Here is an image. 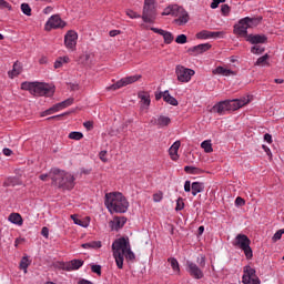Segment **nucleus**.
Instances as JSON below:
<instances>
[{
  "label": "nucleus",
  "mask_w": 284,
  "mask_h": 284,
  "mask_svg": "<svg viewBox=\"0 0 284 284\" xmlns=\"http://www.w3.org/2000/svg\"><path fill=\"white\" fill-rule=\"evenodd\" d=\"M168 262L170 263L173 272H175L176 274H180L181 267L179 266V261L176 258H174V257H170L168 260Z\"/></svg>",
  "instance_id": "nucleus-36"
},
{
  "label": "nucleus",
  "mask_w": 284,
  "mask_h": 284,
  "mask_svg": "<svg viewBox=\"0 0 284 284\" xmlns=\"http://www.w3.org/2000/svg\"><path fill=\"white\" fill-rule=\"evenodd\" d=\"M28 267H30V260L27 256L22 257L20 262V270H24V273L28 272Z\"/></svg>",
  "instance_id": "nucleus-42"
},
{
  "label": "nucleus",
  "mask_w": 284,
  "mask_h": 284,
  "mask_svg": "<svg viewBox=\"0 0 284 284\" xmlns=\"http://www.w3.org/2000/svg\"><path fill=\"white\" fill-rule=\"evenodd\" d=\"M191 190H192V184L190 183V181H185L184 191L185 192H191Z\"/></svg>",
  "instance_id": "nucleus-61"
},
{
  "label": "nucleus",
  "mask_w": 284,
  "mask_h": 284,
  "mask_svg": "<svg viewBox=\"0 0 284 284\" xmlns=\"http://www.w3.org/2000/svg\"><path fill=\"white\" fill-rule=\"evenodd\" d=\"M223 34V32L221 31H207V30H203L200 31L199 33H196V39H216L219 37H221Z\"/></svg>",
  "instance_id": "nucleus-21"
},
{
  "label": "nucleus",
  "mask_w": 284,
  "mask_h": 284,
  "mask_svg": "<svg viewBox=\"0 0 284 284\" xmlns=\"http://www.w3.org/2000/svg\"><path fill=\"white\" fill-rule=\"evenodd\" d=\"M183 207H185V203H183V199L180 197V199H178L175 210H176L178 212H181V210H183Z\"/></svg>",
  "instance_id": "nucleus-53"
},
{
  "label": "nucleus",
  "mask_w": 284,
  "mask_h": 284,
  "mask_svg": "<svg viewBox=\"0 0 284 284\" xmlns=\"http://www.w3.org/2000/svg\"><path fill=\"white\" fill-rule=\"evenodd\" d=\"M267 59H270V54H267V53L260 57L257 59V61L255 62V65H265V64H267Z\"/></svg>",
  "instance_id": "nucleus-45"
},
{
  "label": "nucleus",
  "mask_w": 284,
  "mask_h": 284,
  "mask_svg": "<svg viewBox=\"0 0 284 284\" xmlns=\"http://www.w3.org/2000/svg\"><path fill=\"white\" fill-rule=\"evenodd\" d=\"M112 250L119 270H123L124 256L126 261H134V258H136V255H134V252H132V248L130 247V240L128 237L115 240L112 244Z\"/></svg>",
  "instance_id": "nucleus-1"
},
{
  "label": "nucleus",
  "mask_w": 284,
  "mask_h": 284,
  "mask_svg": "<svg viewBox=\"0 0 284 284\" xmlns=\"http://www.w3.org/2000/svg\"><path fill=\"white\" fill-rule=\"evenodd\" d=\"M246 41L252 45H260V43H267V37L265 34H248Z\"/></svg>",
  "instance_id": "nucleus-16"
},
{
  "label": "nucleus",
  "mask_w": 284,
  "mask_h": 284,
  "mask_svg": "<svg viewBox=\"0 0 284 284\" xmlns=\"http://www.w3.org/2000/svg\"><path fill=\"white\" fill-rule=\"evenodd\" d=\"M247 24L240 20L239 23L234 26L233 32L239 37H245V39H247V37H250V34H247Z\"/></svg>",
  "instance_id": "nucleus-19"
},
{
  "label": "nucleus",
  "mask_w": 284,
  "mask_h": 284,
  "mask_svg": "<svg viewBox=\"0 0 284 284\" xmlns=\"http://www.w3.org/2000/svg\"><path fill=\"white\" fill-rule=\"evenodd\" d=\"M252 241L245 234H237L233 241L234 247H240L245 254L247 261L252 260L254 253L252 252V247L250 246Z\"/></svg>",
  "instance_id": "nucleus-6"
},
{
  "label": "nucleus",
  "mask_w": 284,
  "mask_h": 284,
  "mask_svg": "<svg viewBox=\"0 0 284 284\" xmlns=\"http://www.w3.org/2000/svg\"><path fill=\"white\" fill-rule=\"evenodd\" d=\"M125 217H114L113 221L110 222L111 230H114L115 232H119L123 225H125Z\"/></svg>",
  "instance_id": "nucleus-24"
},
{
  "label": "nucleus",
  "mask_w": 284,
  "mask_h": 284,
  "mask_svg": "<svg viewBox=\"0 0 284 284\" xmlns=\"http://www.w3.org/2000/svg\"><path fill=\"white\" fill-rule=\"evenodd\" d=\"M261 21H263V17H258V18L245 17L242 19V23H245L247 29L256 28V26H258Z\"/></svg>",
  "instance_id": "nucleus-22"
},
{
  "label": "nucleus",
  "mask_w": 284,
  "mask_h": 284,
  "mask_svg": "<svg viewBox=\"0 0 284 284\" xmlns=\"http://www.w3.org/2000/svg\"><path fill=\"white\" fill-rule=\"evenodd\" d=\"M84 250H99L101 247V241H93L82 244Z\"/></svg>",
  "instance_id": "nucleus-31"
},
{
  "label": "nucleus",
  "mask_w": 284,
  "mask_h": 284,
  "mask_svg": "<svg viewBox=\"0 0 284 284\" xmlns=\"http://www.w3.org/2000/svg\"><path fill=\"white\" fill-rule=\"evenodd\" d=\"M221 12L224 17H227V14H230V6L229 4H222Z\"/></svg>",
  "instance_id": "nucleus-54"
},
{
  "label": "nucleus",
  "mask_w": 284,
  "mask_h": 284,
  "mask_svg": "<svg viewBox=\"0 0 284 284\" xmlns=\"http://www.w3.org/2000/svg\"><path fill=\"white\" fill-rule=\"evenodd\" d=\"M21 11H22L23 14H26L27 17H32V9L30 8V4H28V3H22V4H21Z\"/></svg>",
  "instance_id": "nucleus-43"
},
{
  "label": "nucleus",
  "mask_w": 284,
  "mask_h": 284,
  "mask_svg": "<svg viewBox=\"0 0 284 284\" xmlns=\"http://www.w3.org/2000/svg\"><path fill=\"white\" fill-rule=\"evenodd\" d=\"M178 19H175V23H179V26H185L190 21V14L183 7H179V10L176 11Z\"/></svg>",
  "instance_id": "nucleus-15"
},
{
  "label": "nucleus",
  "mask_w": 284,
  "mask_h": 284,
  "mask_svg": "<svg viewBox=\"0 0 284 284\" xmlns=\"http://www.w3.org/2000/svg\"><path fill=\"white\" fill-rule=\"evenodd\" d=\"M150 123L151 125H158V128H168L172 123V119L166 115H159L158 118H152Z\"/></svg>",
  "instance_id": "nucleus-14"
},
{
  "label": "nucleus",
  "mask_w": 284,
  "mask_h": 284,
  "mask_svg": "<svg viewBox=\"0 0 284 284\" xmlns=\"http://www.w3.org/2000/svg\"><path fill=\"white\" fill-rule=\"evenodd\" d=\"M104 204L109 212H115L118 214H125L130 207L128 199L120 192L106 193Z\"/></svg>",
  "instance_id": "nucleus-2"
},
{
  "label": "nucleus",
  "mask_w": 284,
  "mask_h": 284,
  "mask_svg": "<svg viewBox=\"0 0 284 284\" xmlns=\"http://www.w3.org/2000/svg\"><path fill=\"white\" fill-rule=\"evenodd\" d=\"M83 126H84L87 130H92L93 123L90 122V121H87V122L83 123Z\"/></svg>",
  "instance_id": "nucleus-62"
},
{
  "label": "nucleus",
  "mask_w": 284,
  "mask_h": 284,
  "mask_svg": "<svg viewBox=\"0 0 284 284\" xmlns=\"http://www.w3.org/2000/svg\"><path fill=\"white\" fill-rule=\"evenodd\" d=\"M126 16L130 17V19H141V14L134 12L133 10H126Z\"/></svg>",
  "instance_id": "nucleus-51"
},
{
  "label": "nucleus",
  "mask_w": 284,
  "mask_h": 284,
  "mask_svg": "<svg viewBox=\"0 0 284 284\" xmlns=\"http://www.w3.org/2000/svg\"><path fill=\"white\" fill-rule=\"evenodd\" d=\"M65 63H70V58L69 57H60L54 62V69L59 70V68H63V64H65Z\"/></svg>",
  "instance_id": "nucleus-32"
},
{
  "label": "nucleus",
  "mask_w": 284,
  "mask_h": 284,
  "mask_svg": "<svg viewBox=\"0 0 284 284\" xmlns=\"http://www.w3.org/2000/svg\"><path fill=\"white\" fill-rule=\"evenodd\" d=\"M52 28L54 30L59 28H65V22L61 20V17H59L58 14L52 16L45 24V30H52Z\"/></svg>",
  "instance_id": "nucleus-12"
},
{
  "label": "nucleus",
  "mask_w": 284,
  "mask_h": 284,
  "mask_svg": "<svg viewBox=\"0 0 284 284\" xmlns=\"http://www.w3.org/2000/svg\"><path fill=\"white\" fill-rule=\"evenodd\" d=\"M77 39H79V34H77L75 31L73 30L68 31L64 37V45L69 50H74V48H77Z\"/></svg>",
  "instance_id": "nucleus-13"
},
{
  "label": "nucleus",
  "mask_w": 284,
  "mask_h": 284,
  "mask_svg": "<svg viewBox=\"0 0 284 284\" xmlns=\"http://www.w3.org/2000/svg\"><path fill=\"white\" fill-rule=\"evenodd\" d=\"M51 180L52 183L55 185V187H59L60 190H74V175L71 173H68L65 171H61L59 169H54L51 172Z\"/></svg>",
  "instance_id": "nucleus-4"
},
{
  "label": "nucleus",
  "mask_w": 284,
  "mask_h": 284,
  "mask_svg": "<svg viewBox=\"0 0 284 284\" xmlns=\"http://www.w3.org/2000/svg\"><path fill=\"white\" fill-rule=\"evenodd\" d=\"M68 114H70V113L65 112V113H62L59 115H53V116L48 118V121H59V119H61V116H68Z\"/></svg>",
  "instance_id": "nucleus-58"
},
{
  "label": "nucleus",
  "mask_w": 284,
  "mask_h": 284,
  "mask_svg": "<svg viewBox=\"0 0 284 284\" xmlns=\"http://www.w3.org/2000/svg\"><path fill=\"white\" fill-rule=\"evenodd\" d=\"M52 94H54V88L50 87V84L36 82L33 87L34 97H52Z\"/></svg>",
  "instance_id": "nucleus-9"
},
{
  "label": "nucleus",
  "mask_w": 284,
  "mask_h": 284,
  "mask_svg": "<svg viewBox=\"0 0 284 284\" xmlns=\"http://www.w3.org/2000/svg\"><path fill=\"white\" fill-rule=\"evenodd\" d=\"M12 10V6L6 0H0V10Z\"/></svg>",
  "instance_id": "nucleus-49"
},
{
  "label": "nucleus",
  "mask_w": 284,
  "mask_h": 284,
  "mask_svg": "<svg viewBox=\"0 0 284 284\" xmlns=\"http://www.w3.org/2000/svg\"><path fill=\"white\" fill-rule=\"evenodd\" d=\"M61 108L59 106V103L54 104L50 109L45 110L44 112L41 113V116H50V114H54V112H59Z\"/></svg>",
  "instance_id": "nucleus-37"
},
{
  "label": "nucleus",
  "mask_w": 284,
  "mask_h": 284,
  "mask_svg": "<svg viewBox=\"0 0 284 284\" xmlns=\"http://www.w3.org/2000/svg\"><path fill=\"white\" fill-rule=\"evenodd\" d=\"M21 74V63L14 62L13 69L9 71L10 79H14V77H19Z\"/></svg>",
  "instance_id": "nucleus-29"
},
{
  "label": "nucleus",
  "mask_w": 284,
  "mask_h": 284,
  "mask_svg": "<svg viewBox=\"0 0 284 284\" xmlns=\"http://www.w3.org/2000/svg\"><path fill=\"white\" fill-rule=\"evenodd\" d=\"M69 139H72L73 141H81V139H83V133L73 131L69 134Z\"/></svg>",
  "instance_id": "nucleus-44"
},
{
  "label": "nucleus",
  "mask_w": 284,
  "mask_h": 284,
  "mask_svg": "<svg viewBox=\"0 0 284 284\" xmlns=\"http://www.w3.org/2000/svg\"><path fill=\"white\" fill-rule=\"evenodd\" d=\"M247 103H250V98L224 100L213 105L211 112L223 115L225 112H235V110H241V108L247 105Z\"/></svg>",
  "instance_id": "nucleus-3"
},
{
  "label": "nucleus",
  "mask_w": 284,
  "mask_h": 284,
  "mask_svg": "<svg viewBox=\"0 0 284 284\" xmlns=\"http://www.w3.org/2000/svg\"><path fill=\"white\" fill-rule=\"evenodd\" d=\"M71 219L73 220L74 224L80 225V227H88V225H90V217H88V221H83L77 217V215H71Z\"/></svg>",
  "instance_id": "nucleus-35"
},
{
  "label": "nucleus",
  "mask_w": 284,
  "mask_h": 284,
  "mask_svg": "<svg viewBox=\"0 0 284 284\" xmlns=\"http://www.w3.org/2000/svg\"><path fill=\"white\" fill-rule=\"evenodd\" d=\"M106 155H108V151H101V152L99 153V156H100V159H101V161H102L103 163H108V158H106Z\"/></svg>",
  "instance_id": "nucleus-59"
},
{
  "label": "nucleus",
  "mask_w": 284,
  "mask_h": 284,
  "mask_svg": "<svg viewBox=\"0 0 284 284\" xmlns=\"http://www.w3.org/2000/svg\"><path fill=\"white\" fill-rule=\"evenodd\" d=\"M152 32H155V34H161V37H163L164 39V43H166L168 45H170V43H172V41H174V36L172 34V32L165 31L163 29H159V28H151Z\"/></svg>",
  "instance_id": "nucleus-17"
},
{
  "label": "nucleus",
  "mask_w": 284,
  "mask_h": 284,
  "mask_svg": "<svg viewBox=\"0 0 284 284\" xmlns=\"http://www.w3.org/2000/svg\"><path fill=\"white\" fill-rule=\"evenodd\" d=\"M179 148H181V141H175L169 149V154L172 161L179 160Z\"/></svg>",
  "instance_id": "nucleus-23"
},
{
  "label": "nucleus",
  "mask_w": 284,
  "mask_h": 284,
  "mask_svg": "<svg viewBox=\"0 0 284 284\" xmlns=\"http://www.w3.org/2000/svg\"><path fill=\"white\" fill-rule=\"evenodd\" d=\"M252 54H263L265 52V47H262L261 44H254L251 48Z\"/></svg>",
  "instance_id": "nucleus-40"
},
{
  "label": "nucleus",
  "mask_w": 284,
  "mask_h": 284,
  "mask_svg": "<svg viewBox=\"0 0 284 284\" xmlns=\"http://www.w3.org/2000/svg\"><path fill=\"white\" fill-rule=\"evenodd\" d=\"M162 200H163V193L162 192L153 194L154 203H161Z\"/></svg>",
  "instance_id": "nucleus-55"
},
{
  "label": "nucleus",
  "mask_w": 284,
  "mask_h": 284,
  "mask_svg": "<svg viewBox=\"0 0 284 284\" xmlns=\"http://www.w3.org/2000/svg\"><path fill=\"white\" fill-rule=\"evenodd\" d=\"M184 172H186L187 174H199V172H201V169L196 166H185Z\"/></svg>",
  "instance_id": "nucleus-46"
},
{
  "label": "nucleus",
  "mask_w": 284,
  "mask_h": 284,
  "mask_svg": "<svg viewBox=\"0 0 284 284\" xmlns=\"http://www.w3.org/2000/svg\"><path fill=\"white\" fill-rule=\"evenodd\" d=\"M83 265V260H72L65 264L64 270L72 272V270H79Z\"/></svg>",
  "instance_id": "nucleus-25"
},
{
  "label": "nucleus",
  "mask_w": 284,
  "mask_h": 284,
  "mask_svg": "<svg viewBox=\"0 0 284 284\" xmlns=\"http://www.w3.org/2000/svg\"><path fill=\"white\" fill-rule=\"evenodd\" d=\"M264 141H266V143H272V134L265 133L264 134Z\"/></svg>",
  "instance_id": "nucleus-63"
},
{
  "label": "nucleus",
  "mask_w": 284,
  "mask_h": 284,
  "mask_svg": "<svg viewBox=\"0 0 284 284\" xmlns=\"http://www.w3.org/2000/svg\"><path fill=\"white\" fill-rule=\"evenodd\" d=\"M156 7L154 6V0H144V7L142 11L141 19L144 23H154L156 21Z\"/></svg>",
  "instance_id": "nucleus-7"
},
{
  "label": "nucleus",
  "mask_w": 284,
  "mask_h": 284,
  "mask_svg": "<svg viewBox=\"0 0 284 284\" xmlns=\"http://www.w3.org/2000/svg\"><path fill=\"white\" fill-rule=\"evenodd\" d=\"M197 263V265H196ZM196 263L192 261L186 262V272L192 276V278H195L196 281H201L205 274L203 273V270L205 268V257L204 255H201L197 257Z\"/></svg>",
  "instance_id": "nucleus-5"
},
{
  "label": "nucleus",
  "mask_w": 284,
  "mask_h": 284,
  "mask_svg": "<svg viewBox=\"0 0 284 284\" xmlns=\"http://www.w3.org/2000/svg\"><path fill=\"white\" fill-rule=\"evenodd\" d=\"M78 284H94V283L90 282L89 280L82 278L78 282Z\"/></svg>",
  "instance_id": "nucleus-64"
},
{
  "label": "nucleus",
  "mask_w": 284,
  "mask_h": 284,
  "mask_svg": "<svg viewBox=\"0 0 284 284\" xmlns=\"http://www.w3.org/2000/svg\"><path fill=\"white\" fill-rule=\"evenodd\" d=\"M210 48H212V44L202 43V44H197L193 48H190L187 50V52H189V54H194L196 57V54H203V52H207V50H210Z\"/></svg>",
  "instance_id": "nucleus-18"
},
{
  "label": "nucleus",
  "mask_w": 284,
  "mask_h": 284,
  "mask_svg": "<svg viewBox=\"0 0 284 284\" xmlns=\"http://www.w3.org/2000/svg\"><path fill=\"white\" fill-rule=\"evenodd\" d=\"M41 234L44 236V239H48L50 236V230L48 229V226L42 227Z\"/></svg>",
  "instance_id": "nucleus-60"
},
{
  "label": "nucleus",
  "mask_w": 284,
  "mask_h": 284,
  "mask_svg": "<svg viewBox=\"0 0 284 284\" xmlns=\"http://www.w3.org/2000/svg\"><path fill=\"white\" fill-rule=\"evenodd\" d=\"M163 101L169 103V105H179V101L172 97L168 90L163 92Z\"/></svg>",
  "instance_id": "nucleus-27"
},
{
  "label": "nucleus",
  "mask_w": 284,
  "mask_h": 284,
  "mask_svg": "<svg viewBox=\"0 0 284 284\" xmlns=\"http://www.w3.org/2000/svg\"><path fill=\"white\" fill-rule=\"evenodd\" d=\"M235 205H236L237 207H243V205H245V200H244L243 197H241V196H237V197L235 199Z\"/></svg>",
  "instance_id": "nucleus-57"
},
{
  "label": "nucleus",
  "mask_w": 284,
  "mask_h": 284,
  "mask_svg": "<svg viewBox=\"0 0 284 284\" xmlns=\"http://www.w3.org/2000/svg\"><path fill=\"white\" fill-rule=\"evenodd\" d=\"M175 74L180 83H190V81H192V78L194 77V74H196V72L192 69H187L181 64H178L175 67Z\"/></svg>",
  "instance_id": "nucleus-8"
},
{
  "label": "nucleus",
  "mask_w": 284,
  "mask_h": 284,
  "mask_svg": "<svg viewBox=\"0 0 284 284\" xmlns=\"http://www.w3.org/2000/svg\"><path fill=\"white\" fill-rule=\"evenodd\" d=\"M91 272H93L94 274H98V276H101V265L93 264L91 266Z\"/></svg>",
  "instance_id": "nucleus-52"
},
{
  "label": "nucleus",
  "mask_w": 284,
  "mask_h": 284,
  "mask_svg": "<svg viewBox=\"0 0 284 284\" xmlns=\"http://www.w3.org/2000/svg\"><path fill=\"white\" fill-rule=\"evenodd\" d=\"M244 284H261V280L256 276V270L251 266L244 267V275L242 277Z\"/></svg>",
  "instance_id": "nucleus-11"
},
{
  "label": "nucleus",
  "mask_w": 284,
  "mask_h": 284,
  "mask_svg": "<svg viewBox=\"0 0 284 284\" xmlns=\"http://www.w3.org/2000/svg\"><path fill=\"white\" fill-rule=\"evenodd\" d=\"M192 195L196 196V194H200V192H203V183L200 182H193L191 185Z\"/></svg>",
  "instance_id": "nucleus-33"
},
{
  "label": "nucleus",
  "mask_w": 284,
  "mask_h": 284,
  "mask_svg": "<svg viewBox=\"0 0 284 284\" xmlns=\"http://www.w3.org/2000/svg\"><path fill=\"white\" fill-rule=\"evenodd\" d=\"M9 221L14 225H23V217H21V214L19 213H11L9 215Z\"/></svg>",
  "instance_id": "nucleus-28"
},
{
  "label": "nucleus",
  "mask_w": 284,
  "mask_h": 284,
  "mask_svg": "<svg viewBox=\"0 0 284 284\" xmlns=\"http://www.w3.org/2000/svg\"><path fill=\"white\" fill-rule=\"evenodd\" d=\"M226 0H213L211 3V8L212 10H216V8H219L220 3H225Z\"/></svg>",
  "instance_id": "nucleus-56"
},
{
  "label": "nucleus",
  "mask_w": 284,
  "mask_h": 284,
  "mask_svg": "<svg viewBox=\"0 0 284 284\" xmlns=\"http://www.w3.org/2000/svg\"><path fill=\"white\" fill-rule=\"evenodd\" d=\"M201 149L206 152V154H210L214 152V149L212 148V140H205L201 143Z\"/></svg>",
  "instance_id": "nucleus-34"
},
{
  "label": "nucleus",
  "mask_w": 284,
  "mask_h": 284,
  "mask_svg": "<svg viewBox=\"0 0 284 284\" xmlns=\"http://www.w3.org/2000/svg\"><path fill=\"white\" fill-rule=\"evenodd\" d=\"M141 79V74L130 75L126 78H122L116 83L106 88V90H121V88H125V85H131V83H136Z\"/></svg>",
  "instance_id": "nucleus-10"
},
{
  "label": "nucleus",
  "mask_w": 284,
  "mask_h": 284,
  "mask_svg": "<svg viewBox=\"0 0 284 284\" xmlns=\"http://www.w3.org/2000/svg\"><path fill=\"white\" fill-rule=\"evenodd\" d=\"M284 234V229L278 230L272 237L273 243H276V241H281L282 236Z\"/></svg>",
  "instance_id": "nucleus-47"
},
{
  "label": "nucleus",
  "mask_w": 284,
  "mask_h": 284,
  "mask_svg": "<svg viewBox=\"0 0 284 284\" xmlns=\"http://www.w3.org/2000/svg\"><path fill=\"white\" fill-rule=\"evenodd\" d=\"M74 103V98H69L62 102H59L58 105L60 106V110H63L65 108H70Z\"/></svg>",
  "instance_id": "nucleus-41"
},
{
  "label": "nucleus",
  "mask_w": 284,
  "mask_h": 284,
  "mask_svg": "<svg viewBox=\"0 0 284 284\" xmlns=\"http://www.w3.org/2000/svg\"><path fill=\"white\" fill-rule=\"evenodd\" d=\"M175 42L183 44V43H187V36L185 34H180L176 37Z\"/></svg>",
  "instance_id": "nucleus-50"
},
{
  "label": "nucleus",
  "mask_w": 284,
  "mask_h": 284,
  "mask_svg": "<svg viewBox=\"0 0 284 284\" xmlns=\"http://www.w3.org/2000/svg\"><path fill=\"white\" fill-rule=\"evenodd\" d=\"M36 82H22L21 90H28L30 94L34 92Z\"/></svg>",
  "instance_id": "nucleus-39"
},
{
  "label": "nucleus",
  "mask_w": 284,
  "mask_h": 284,
  "mask_svg": "<svg viewBox=\"0 0 284 284\" xmlns=\"http://www.w3.org/2000/svg\"><path fill=\"white\" fill-rule=\"evenodd\" d=\"M14 185H21V181L19 180V178H9L6 182H4V186L6 187H14Z\"/></svg>",
  "instance_id": "nucleus-38"
},
{
  "label": "nucleus",
  "mask_w": 284,
  "mask_h": 284,
  "mask_svg": "<svg viewBox=\"0 0 284 284\" xmlns=\"http://www.w3.org/2000/svg\"><path fill=\"white\" fill-rule=\"evenodd\" d=\"M82 61H84L85 65H90V63H92V54L90 53H84L81 57Z\"/></svg>",
  "instance_id": "nucleus-48"
},
{
  "label": "nucleus",
  "mask_w": 284,
  "mask_h": 284,
  "mask_svg": "<svg viewBox=\"0 0 284 284\" xmlns=\"http://www.w3.org/2000/svg\"><path fill=\"white\" fill-rule=\"evenodd\" d=\"M138 98H139L140 103H141L140 110L142 112H143V110H149L150 103H151L150 93H148V92H140L138 94Z\"/></svg>",
  "instance_id": "nucleus-20"
},
{
  "label": "nucleus",
  "mask_w": 284,
  "mask_h": 284,
  "mask_svg": "<svg viewBox=\"0 0 284 284\" xmlns=\"http://www.w3.org/2000/svg\"><path fill=\"white\" fill-rule=\"evenodd\" d=\"M213 74H222L223 77H230L234 74V71L225 69L223 67H217L215 70H213Z\"/></svg>",
  "instance_id": "nucleus-30"
},
{
  "label": "nucleus",
  "mask_w": 284,
  "mask_h": 284,
  "mask_svg": "<svg viewBox=\"0 0 284 284\" xmlns=\"http://www.w3.org/2000/svg\"><path fill=\"white\" fill-rule=\"evenodd\" d=\"M179 10V6L178 4H172L169 6L168 8L164 9V11L162 12V17H175L179 13H176V11Z\"/></svg>",
  "instance_id": "nucleus-26"
}]
</instances>
